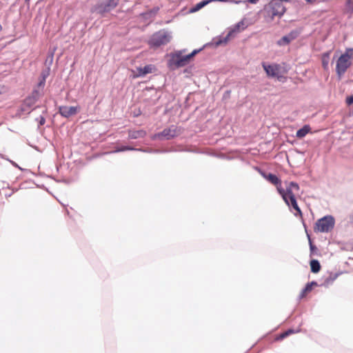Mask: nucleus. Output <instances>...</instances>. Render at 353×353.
Here are the masks:
<instances>
[{
    "label": "nucleus",
    "instance_id": "4be33fe9",
    "mask_svg": "<svg viewBox=\"0 0 353 353\" xmlns=\"http://www.w3.org/2000/svg\"><path fill=\"white\" fill-rule=\"evenodd\" d=\"M230 1L232 3H236V4L243 2L242 1H236V0H230Z\"/></svg>",
    "mask_w": 353,
    "mask_h": 353
},
{
    "label": "nucleus",
    "instance_id": "f257e3e1",
    "mask_svg": "<svg viewBox=\"0 0 353 353\" xmlns=\"http://www.w3.org/2000/svg\"><path fill=\"white\" fill-rule=\"evenodd\" d=\"M202 49L194 50L191 53L186 55L184 54L185 52V50H177L168 54L167 57L169 59L168 65L171 69L183 67L189 63L193 59L194 57Z\"/></svg>",
    "mask_w": 353,
    "mask_h": 353
},
{
    "label": "nucleus",
    "instance_id": "7ed1b4c3",
    "mask_svg": "<svg viewBox=\"0 0 353 353\" xmlns=\"http://www.w3.org/2000/svg\"><path fill=\"white\" fill-rule=\"evenodd\" d=\"M353 59V49H347L344 53L337 57L336 60V72L341 77L350 66Z\"/></svg>",
    "mask_w": 353,
    "mask_h": 353
},
{
    "label": "nucleus",
    "instance_id": "20e7f679",
    "mask_svg": "<svg viewBox=\"0 0 353 353\" xmlns=\"http://www.w3.org/2000/svg\"><path fill=\"white\" fill-rule=\"evenodd\" d=\"M335 219L331 215L325 216L318 219L314 227L315 232L328 233L334 228Z\"/></svg>",
    "mask_w": 353,
    "mask_h": 353
},
{
    "label": "nucleus",
    "instance_id": "9d476101",
    "mask_svg": "<svg viewBox=\"0 0 353 353\" xmlns=\"http://www.w3.org/2000/svg\"><path fill=\"white\" fill-rule=\"evenodd\" d=\"M155 70L154 67L153 65H145L143 68H137L135 70L132 71L133 77L137 78L139 77H143L147 74L152 73Z\"/></svg>",
    "mask_w": 353,
    "mask_h": 353
},
{
    "label": "nucleus",
    "instance_id": "4468645a",
    "mask_svg": "<svg viewBox=\"0 0 353 353\" xmlns=\"http://www.w3.org/2000/svg\"><path fill=\"white\" fill-rule=\"evenodd\" d=\"M310 267L312 272H313L314 273L319 272L321 269L320 263L317 260H312L310 262Z\"/></svg>",
    "mask_w": 353,
    "mask_h": 353
},
{
    "label": "nucleus",
    "instance_id": "f3484780",
    "mask_svg": "<svg viewBox=\"0 0 353 353\" xmlns=\"http://www.w3.org/2000/svg\"><path fill=\"white\" fill-rule=\"evenodd\" d=\"M266 178L268 180H269L270 182L275 185H278V183H279V179L275 175L269 174L268 176H266Z\"/></svg>",
    "mask_w": 353,
    "mask_h": 353
},
{
    "label": "nucleus",
    "instance_id": "f03ea898",
    "mask_svg": "<svg viewBox=\"0 0 353 353\" xmlns=\"http://www.w3.org/2000/svg\"><path fill=\"white\" fill-rule=\"evenodd\" d=\"M277 190L279 194L281 195L283 199L285 202L288 205H290V203L292 204V207L299 215H301V211L299 208L296 201L295 199V196L298 193L299 190V187L296 183H290L285 190H283L281 188V185H277Z\"/></svg>",
    "mask_w": 353,
    "mask_h": 353
},
{
    "label": "nucleus",
    "instance_id": "2eb2a0df",
    "mask_svg": "<svg viewBox=\"0 0 353 353\" xmlns=\"http://www.w3.org/2000/svg\"><path fill=\"white\" fill-rule=\"evenodd\" d=\"M330 63V53L327 52L322 56V64L325 69H327Z\"/></svg>",
    "mask_w": 353,
    "mask_h": 353
},
{
    "label": "nucleus",
    "instance_id": "dca6fc26",
    "mask_svg": "<svg viewBox=\"0 0 353 353\" xmlns=\"http://www.w3.org/2000/svg\"><path fill=\"white\" fill-rule=\"evenodd\" d=\"M209 3H210V0H205V1H203L199 3H197L194 8H193L192 10H191V12H196V11H198L199 10H200L201 8H202L203 7H204L205 6H206L207 4H208Z\"/></svg>",
    "mask_w": 353,
    "mask_h": 353
},
{
    "label": "nucleus",
    "instance_id": "9b49d317",
    "mask_svg": "<svg viewBox=\"0 0 353 353\" xmlns=\"http://www.w3.org/2000/svg\"><path fill=\"white\" fill-rule=\"evenodd\" d=\"M247 27V24L245 20H241L235 24L232 28H231L230 30L228 32V37H231V38L234 36V34L240 32L245 30Z\"/></svg>",
    "mask_w": 353,
    "mask_h": 353
},
{
    "label": "nucleus",
    "instance_id": "393cba45",
    "mask_svg": "<svg viewBox=\"0 0 353 353\" xmlns=\"http://www.w3.org/2000/svg\"><path fill=\"white\" fill-rule=\"evenodd\" d=\"M4 92V88L2 86H0V94H2Z\"/></svg>",
    "mask_w": 353,
    "mask_h": 353
},
{
    "label": "nucleus",
    "instance_id": "f8f14e48",
    "mask_svg": "<svg viewBox=\"0 0 353 353\" xmlns=\"http://www.w3.org/2000/svg\"><path fill=\"white\" fill-rule=\"evenodd\" d=\"M230 39H231V37H228V34L227 36L223 38H218V39H215L213 41V43H212V45H213L214 47H218L219 46L225 45L228 43V42L229 41V40Z\"/></svg>",
    "mask_w": 353,
    "mask_h": 353
},
{
    "label": "nucleus",
    "instance_id": "0eeeda50",
    "mask_svg": "<svg viewBox=\"0 0 353 353\" xmlns=\"http://www.w3.org/2000/svg\"><path fill=\"white\" fill-rule=\"evenodd\" d=\"M80 110L79 105L70 106V105H62L59 107V112L61 116L68 118L77 114Z\"/></svg>",
    "mask_w": 353,
    "mask_h": 353
},
{
    "label": "nucleus",
    "instance_id": "aec40b11",
    "mask_svg": "<svg viewBox=\"0 0 353 353\" xmlns=\"http://www.w3.org/2000/svg\"><path fill=\"white\" fill-rule=\"evenodd\" d=\"M347 4H348L350 9H353V0H348Z\"/></svg>",
    "mask_w": 353,
    "mask_h": 353
},
{
    "label": "nucleus",
    "instance_id": "5701e85b",
    "mask_svg": "<svg viewBox=\"0 0 353 353\" xmlns=\"http://www.w3.org/2000/svg\"><path fill=\"white\" fill-rule=\"evenodd\" d=\"M258 1H259V0H248V1L249 3H253V4H254V3H257V2H258Z\"/></svg>",
    "mask_w": 353,
    "mask_h": 353
},
{
    "label": "nucleus",
    "instance_id": "39448f33",
    "mask_svg": "<svg viewBox=\"0 0 353 353\" xmlns=\"http://www.w3.org/2000/svg\"><path fill=\"white\" fill-rule=\"evenodd\" d=\"M270 19L272 21L275 17H281L285 12V7L280 3L272 1L269 3Z\"/></svg>",
    "mask_w": 353,
    "mask_h": 353
},
{
    "label": "nucleus",
    "instance_id": "b1692460",
    "mask_svg": "<svg viewBox=\"0 0 353 353\" xmlns=\"http://www.w3.org/2000/svg\"><path fill=\"white\" fill-rule=\"evenodd\" d=\"M306 2L309 3H314L316 0H305Z\"/></svg>",
    "mask_w": 353,
    "mask_h": 353
},
{
    "label": "nucleus",
    "instance_id": "1a4fd4ad",
    "mask_svg": "<svg viewBox=\"0 0 353 353\" xmlns=\"http://www.w3.org/2000/svg\"><path fill=\"white\" fill-rule=\"evenodd\" d=\"M118 3V0H102L97 9L99 12H108L114 8Z\"/></svg>",
    "mask_w": 353,
    "mask_h": 353
},
{
    "label": "nucleus",
    "instance_id": "a211bd4d",
    "mask_svg": "<svg viewBox=\"0 0 353 353\" xmlns=\"http://www.w3.org/2000/svg\"><path fill=\"white\" fill-rule=\"evenodd\" d=\"M345 101L348 105H353V96L347 97Z\"/></svg>",
    "mask_w": 353,
    "mask_h": 353
},
{
    "label": "nucleus",
    "instance_id": "6e6552de",
    "mask_svg": "<svg viewBox=\"0 0 353 353\" xmlns=\"http://www.w3.org/2000/svg\"><path fill=\"white\" fill-rule=\"evenodd\" d=\"M263 68L266 74L270 77H276L281 74V66L278 64H263Z\"/></svg>",
    "mask_w": 353,
    "mask_h": 353
},
{
    "label": "nucleus",
    "instance_id": "423d86ee",
    "mask_svg": "<svg viewBox=\"0 0 353 353\" xmlns=\"http://www.w3.org/2000/svg\"><path fill=\"white\" fill-rule=\"evenodd\" d=\"M171 39V37L169 34L166 33V32H158L157 34H155L154 35H153L152 39H151V43L154 45V46H161V45H163V44H165L167 43L168 42L170 41Z\"/></svg>",
    "mask_w": 353,
    "mask_h": 353
},
{
    "label": "nucleus",
    "instance_id": "ddd939ff",
    "mask_svg": "<svg viewBox=\"0 0 353 353\" xmlns=\"http://www.w3.org/2000/svg\"><path fill=\"white\" fill-rule=\"evenodd\" d=\"M310 131V128L308 125H305L296 132V137L299 139L304 137Z\"/></svg>",
    "mask_w": 353,
    "mask_h": 353
},
{
    "label": "nucleus",
    "instance_id": "412c9836",
    "mask_svg": "<svg viewBox=\"0 0 353 353\" xmlns=\"http://www.w3.org/2000/svg\"><path fill=\"white\" fill-rule=\"evenodd\" d=\"M290 332H291V331H290H290H288V332H285V333H283V334H282L280 336V337H279V338H280V339H283V338H284L285 336L288 335Z\"/></svg>",
    "mask_w": 353,
    "mask_h": 353
},
{
    "label": "nucleus",
    "instance_id": "6ab92c4d",
    "mask_svg": "<svg viewBox=\"0 0 353 353\" xmlns=\"http://www.w3.org/2000/svg\"><path fill=\"white\" fill-rule=\"evenodd\" d=\"M316 284L314 283H312L311 284H309L305 288V291H310L312 288V285H315Z\"/></svg>",
    "mask_w": 353,
    "mask_h": 353
}]
</instances>
